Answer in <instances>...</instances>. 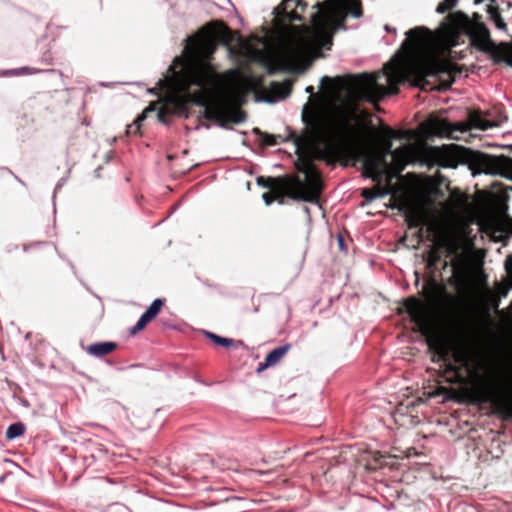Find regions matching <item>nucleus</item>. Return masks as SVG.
<instances>
[{"label": "nucleus", "instance_id": "2eb2a0df", "mask_svg": "<svg viewBox=\"0 0 512 512\" xmlns=\"http://www.w3.org/2000/svg\"><path fill=\"white\" fill-rule=\"evenodd\" d=\"M291 349V344H286L283 346L276 347L271 352L267 354L265 357L264 363H260L257 368L258 372L263 371L264 369L274 366L281 361V359L288 353Z\"/></svg>", "mask_w": 512, "mask_h": 512}, {"label": "nucleus", "instance_id": "6ab92c4d", "mask_svg": "<svg viewBox=\"0 0 512 512\" xmlns=\"http://www.w3.org/2000/svg\"><path fill=\"white\" fill-rule=\"evenodd\" d=\"M381 180L375 181L377 184L372 188H364L361 191V196L367 201L371 202L377 198H380L388 193L387 189L381 185Z\"/></svg>", "mask_w": 512, "mask_h": 512}, {"label": "nucleus", "instance_id": "c9c22d12", "mask_svg": "<svg viewBox=\"0 0 512 512\" xmlns=\"http://www.w3.org/2000/svg\"><path fill=\"white\" fill-rule=\"evenodd\" d=\"M276 471H277V469H252V470H249L248 472L252 473V474L259 475V476H262V475L271 474V473L276 472Z\"/></svg>", "mask_w": 512, "mask_h": 512}, {"label": "nucleus", "instance_id": "c85d7f7f", "mask_svg": "<svg viewBox=\"0 0 512 512\" xmlns=\"http://www.w3.org/2000/svg\"><path fill=\"white\" fill-rule=\"evenodd\" d=\"M458 0H443L437 5L436 11L440 14H444L453 9Z\"/></svg>", "mask_w": 512, "mask_h": 512}, {"label": "nucleus", "instance_id": "de8ad7c7", "mask_svg": "<svg viewBox=\"0 0 512 512\" xmlns=\"http://www.w3.org/2000/svg\"><path fill=\"white\" fill-rule=\"evenodd\" d=\"M228 2H229V4L232 6L233 11L235 12V14H237V11H236V9H235V6H234L233 2H231L230 0H228Z\"/></svg>", "mask_w": 512, "mask_h": 512}, {"label": "nucleus", "instance_id": "393cba45", "mask_svg": "<svg viewBox=\"0 0 512 512\" xmlns=\"http://www.w3.org/2000/svg\"><path fill=\"white\" fill-rule=\"evenodd\" d=\"M469 121H470L471 125L474 126L475 128H480V129L485 130L488 127H490L488 121L483 119L480 111H475V110L470 111L469 112Z\"/></svg>", "mask_w": 512, "mask_h": 512}, {"label": "nucleus", "instance_id": "ddd939ff", "mask_svg": "<svg viewBox=\"0 0 512 512\" xmlns=\"http://www.w3.org/2000/svg\"><path fill=\"white\" fill-rule=\"evenodd\" d=\"M391 156L393 159L394 170L396 172H401L413 157V147L411 145L400 146L393 151Z\"/></svg>", "mask_w": 512, "mask_h": 512}, {"label": "nucleus", "instance_id": "f257e3e1", "mask_svg": "<svg viewBox=\"0 0 512 512\" xmlns=\"http://www.w3.org/2000/svg\"><path fill=\"white\" fill-rule=\"evenodd\" d=\"M388 86L378 83L379 74L362 73L332 79L324 76L322 84L336 82L344 91L329 107L326 115L316 114L310 122L312 133L331 157H346L361 162L362 176L379 181L388 169L386 157L393 153V139L383 132L361 123L369 113L360 102L377 103L387 95L397 94L401 82L397 67L386 64Z\"/></svg>", "mask_w": 512, "mask_h": 512}, {"label": "nucleus", "instance_id": "58836bf2", "mask_svg": "<svg viewBox=\"0 0 512 512\" xmlns=\"http://www.w3.org/2000/svg\"><path fill=\"white\" fill-rule=\"evenodd\" d=\"M225 31H226V48H228L232 38H233V30L228 26V24L226 23V28H225Z\"/></svg>", "mask_w": 512, "mask_h": 512}, {"label": "nucleus", "instance_id": "dca6fc26", "mask_svg": "<svg viewBox=\"0 0 512 512\" xmlns=\"http://www.w3.org/2000/svg\"><path fill=\"white\" fill-rule=\"evenodd\" d=\"M118 347L116 342H97L88 345L85 350L86 352L94 357H104L106 355L112 354Z\"/></svg>", "mask_w": 512, "mask_h": 512}, {"label": "nucleus", "instance_id": "7c9ffc66", "mask_svg": "<svg viewBox=\"0 0 512 512\" xmlns=\"http://www.w3.org/2000/svg\"><path fill=\"white\" fill-rule=\"evenodd\" d=\"M263 65L265 66L266 72L269 75H273V74H275L277 71H279L281 69V66H280V64L278 62L272 61L270 59H267L263 63Z\"/></svg>", "mask_w": 512, "mask_h": 512}, {"label": "nucleus", "instance_id": "aec40b11", "mask_svg": "<svg viewBox=\"0 0 512 512\" xmlns=\"http://www.w3.org/2000/svg\"><path fill=\"white\" fill-rule=\"evenodd\" d=\"M425 261L426 267L428 269L435 270L438 263L441 261L440 247L437 245H432L426 253Z\"/></svg>", "mask_w": 512, "mask_h": 512}, {"label": "nucleus", "instance_id": "f8f14e48", "mask_svg": "<svg viewBox=\"0 0 512 512\" xmlns=\"http://www.w3.org/2000/svg\"><path fill=\"white\" fill-rule=\"evenodd\" d=\"M164 305L163 299H155L147 310L139 318L135 326L130 330L131 334H136L143 330L161 311Z\"/></svg>", "mask_w": 512, "mask_h": 512}, {"label": "nucleus", "instance_id": "3c124183", "mask_svg": "<svg viewBox=\"0 0 512 512\" xmlns=\"http://www.w3.org/2000/svg\"><path fill=\"white\" fill-rule=\"evenodd\" d=\"M491 4L496 5V0H490Z\"/></svg>", "mask_w": 512, "mask_h": 512}, {"label": "nucleus", "instance_id": "8fccbe9b", "mask_svg": "<svg viewBox=\"0 0 512 512\" xmlns=\"http://www.w3.org/2000/svg\"><path fill=\"white\" fill-rule=\"evenodd\" d=\"M474 17H475L476 19H478V18H480V15H479L478 13H475V14H474Z\"/></svg>", "mask_w": 512, "mask_h": 512}, {"label": "nucleus", "instance_id": "f704fd0d", "mask_svg": "<svg viewBox=\"0 0 512 512\" xmlns=\"http://www.w3.org/2000/svg\"><path fill=\"white\" fill-rule=\"evenodd\" d=\"M262 199L268 206L271 205L274 201H277L275 199V195L273 194V192H270V190L268 192L263 193Z\"/></svg>", "mask_w": 512, "mask_h": 512}, {"label": "nucleus", "instance_id": "9b49d317", "mask_svg": "<svg viewBox=\"0 0 512 512\" xmlns=\"http://www.w3.org/2000/svg\"><path fill=\"white\" fill-rule=\"evenodd\" d=\"M400 210L404 212L405 221L409 228H417L426 224L425 213L420 207L405 202L401 205Z\"/></svg>", "mask_w": 512, "mask_h": 512}, {"label": "nucleus", "instance_id": "e433bc0d", "mask_svg": "<svg viewBox=\"0 0 512 512\" xmlns=\"http://www.w3.org/2000/svg\"><path fill=\"white\" fill-rule=\"evenodd\" d=\"M415 236L417 238V242L418 243H422L425 240L426 237H425L423 226L417 227V230L415 232Z\"/></svg>", "mask_w": 512, "mask_h": 512}, {"label": "nucleus", "instance_id": "37998d69", "mask_svg": "<svg viewBox=\"0 0 512 512\" xmlns=\"http://www.w3.org/2000/svg\"><path fill=\"white\" fill-rule=\"evenodd\" d=\"M306 92H307V93H310V94H313V93H314V87H313V86H308V87L306 88Z\"/></svg>", "mask_w": 512, "mask_h": 512}, {"label": "nucleus", "instance_id": "72a5a7b5", "mask_svg": "<svg viewBox=\"0 0 512 512\" xmlns=\"http://www.w3.org/2000/svg\"><path fill=\"white\" fill-rule=\"evenodd\" d=\"M205 335L213 340L217 345L224 346V337L218 336L216 334H213L211 332L205 331Z\"/></svg>", "mask_w": 512, "mask_h": 512}, {"label": "nucleus", "instance_id": "b1692460", "mask_svg": "<svg viewBox=\"0 0 512 512\" xmlns=\"http://www.w3.org/2000/svg\"><path fill=\"white\" fill-rule=\"evenodd\" d=\"M383 132H386L392 139H400V140H411L413 134L409 130H394L389 126L382 127Z\"/></svg>", "mask_w": 512, "mask_h": 512}, {"label": "nucleus", "instance_id": "4468645a", "mask_svg": "<svg viewBox=\"0 0 512 512\" xmlns=\"http://www.w3.org/2000/svg\"><path fill=\"white\" fill-rule=\"evenodd\" d=\"M327 4L334 10L341 5L347 14L356 18L361 17L363 14L360 0H327Z\"/></svg>", "mask_w": 512, "mask_h": 512}, {"label": "nucleus", "instance_id": "c03bdc74", "mask_svg": "<svg viewBox=\"0 0 512 512\" xmlns=\"http://www.w3.org/2000/svg\"><path fill=\"white\" fill-rule=\"evenodd\" d=\"M225 344H226V348H227V347H229V346H231V345H232V340H231V339L226 338Z\"/></svg>", "mask_w": 512, "mask_h": 512}, {"label": "nucleus", "instance_id": "9d476101", "mask_svg": "<svg viewBox=\"0 0 512 512\" xmlns=\"http://www.w3.org/2000/svg\"><path fill=\"white\" fill-rule=\"evenodd\" d=\"M426 133L438 137L453 138L454 131H463L460 126L452 125L448 120L442 118H430L423 125Z\"/></svg>", "mask_w": 512, "mask_h": 512}, {"label": "nucleus", "instance_id": "c756f323", "mask_svg": "<svg viewBox=\"0 0 512 512\" xmlns=\"http://www.w3.org/2000/svg\"><path fill=\"white\" fill-rule=\"evenodd\" d=\"M451 266L453 270V275L448 279V283L451 285H456L460 282L461 279V275L458 273L459 266L455 260L451 262Z\"/></svg>", "mask_w": 512, "mask_h": 512}, {"label": "nucleus", "instance_id": "412c9836", "mask_svg": "<svg viewBox=\"0 0 512 512\" xmlns=\"http://www.w3.org/2000/svg\"><path fill=\"white\" fill-rule=\"evenodd\" d=\"M312 23L317 30H326L331 25V16L327 13L316 12L312 17Z\"/></svg>", "mask_w": 512, "mask_h": 512}, {"label": "nucleus", "instance_id": "5701e85b", "mask_svg": "<svg viewBox=\"0 0 512 512\" xmlns=\"http://www.w3.org/2000/svg\"><path fill=\"white\" fill-rule=\"evenodd\" d=\"M487 12L498 29L507 31V24L502 19L497 5L490 4L487 8Z\"/></svg>", "mask_w": 512, "mask_h": 512}, {"label": "nucleus", "instance_id": "2f4dec72", "mask_svg": "<svg viewBox=\"0 0 512 512\" xmlns=\"http://www.w3.org/2000/svg\"><path fill=\"white\" fill-rule=\"evenodd\" d=\"M43 69L40 68H32V67H23L19 70H15L10 72V75H20V74H37L43 72Z\"/></svg>", "mask_w": 512, "mask_h": 512}, {"label": "nucleus", "instance_id": "20e7f679", "mask_svg": "<svg viewBox=\"0 0 512 512\" xmlns=\"http://www.w3.org/2000/svg\"><path fill=\"white\" fill-rule=\"evenodd\" d=\"M403 45L408 46L405 70L422 89L446 90L461 72L457 64L442 57L438 39L428 28L410 29Z\"/></svg>", "mask_w": 512, "mask_h": 512}, {"label": "nucleus", "instance_id": "bb28decb", "mask_svg": "<svg viewBox=\"0 0 512 512\" xmlns=\"http://www.w3.org/2000/svg\"><path fill=\"white\" fill-rule=\"evenodd\" d=\"M25 432V425L21 422L11 424L6 430V438L9 440L20 437Z\"/></svg>", "mask_w": 512, "mask_h": 512}, {"label": "nucleus", "instance_id": "6e6552de", "mask_svg": "<svg viewBox=\"0 0 512 512\" xmlns=\"http://www.w3.org/2000/svg\"><path fill=\"white\" fill-rule=\"evenodd\" d=\"M295 169L304 174V179H301V188L305 191V194L295 193V196L302 198L304 202L318 203L324 186L321 174L313 161L303 153L298 154Z\"/></svg>", "mask_w": 512, "mask_h": 512}, {"label": "nucleus", "instance_id": "423d86ee", "mask_svg": "<svg viewBox=\"0 0 512 512\" xmlns=\"http://www.w3.org/2000/svg\"><path fill=\"white\" fill-rule=\"evenodd\" d=\"M263 76H246L241 72L226 69V128L230 123H239L245 119L241 110H232L231 103L242 104L247 96L263 86Z\"/></svg>", "mask_w": 512, "mask_h": 512}, {"label": "nucleus", "instance_id": "4be33fe9", "mask_svg": "<svg viewBox=\"0 0 512 512\" xmlns=\"http://www.w3.org/2000/svg\"><path fill=\"white\" fill-rule=\"evenodd\" d=\"M156 104H154L153 106H149L148 108H146L143 113L138 116L132 124L128 125L127 126V129H126V134L128 136L130 135H137L140 133V128H141V122L146 118V113L150 112V111H153L155 108Z\"/></svg>", "mask_w": 512, "mask_h": 512}, {"label": "nucleus", "instance_id": "4c0bfd02", "mask_svg": "<svg viewBox=\"0 0 512 512\" xmlns=\"http://www.w3.org/2000/svg\"><path fill=\"white\" fill-rule=\"evenodd\" d=\"M41 61H42V63H43V64H45V65H51V64H52V62H53V57H52L51 52H50V51H46V52L43 54V56H42V58H41Z\"/></svg>", "mask_w": 512, "mask_h": 512}, {"label": "nucleus", "instance_id": "7ed1b4c3", "mask_svg": "<svg viewBox=\"0 0 512 512\" xmlns=\"http://www.w3.org/2000/svg\"><path fill=\"white\" fill-rule=\"evenodd\" d=\"M422 292L425 300L416 296L404 298L397 313H407L410 320L415 323L417 331L426 338L428 349L433 353L432 361L443 362V376L447 381L453 384L464 383L466 374H476L477 370L471 367L463 351L452 353L451 340L435 328L431 317V311L439 310L444 299L454 301V297L433 276L426 281Z\"/></svg>", "mask_w": 512, "mask_h": 512}, {"label": "nucleus", "instance_id": "a878e982", "mask_svg": "<svg viewBox=\"0 0 512 512\" xmlns=\"http://www.w3.org/2000/svg\"><path fill=\"white\" fill-rule=\"evenodd\" d=\"M26 251H30L34 256L41 257L44 254H53V248L49 244H35L25 248Z\"/></svg>", "mask_w": 512, "mask_h": 512}, {"label": "nucleus", "instance_id": "1a4fd4ad", "mask_svg": "<svg viewBox=\"0 0 512 512\" xmlns=\"http://www.w3.org/2000/svg\"><path fill=\"white\" fill-rule=\"evenodd\" d=\"M259 186L267 188L273 192L275 199L279 204L285 203V197L296 201H302V198L296 197L295 193L305 194L301 188V178L297 174H288L279 177L259 176L256 179Z\"/></svg>", "mask_w": 512, "mask_h": 512}, {"label": "nucleus", "instance_id": "a19ab883", "mask_svg": "<svg viewBox=\"0 0 512 512\" xmlns=\"http://www.w3.org/2000/svg\"><path fill=\"white\" fill-rule=\"evenodd\" d=\"M226 470L233 471V472H238L239 471V465L236 462L232 463V464L226 466Z\"/></svg>", "mask_w": 512, "mask_h": 512}, {"label": "nucleus", "instance_id": "f3484780", "mask_svg": "<svg viewBox=\"0 0 512 512\" xmlns=\"http://www.w3.org/2000/svg\"><path fill=\"white\" fill-rule=\"evenodd\" d=\"M292 90V85L289 81L284 82H271L269 86V94H270V100H276V99H283L286 98Z\"/></svg>", "mask_w": 512, "mask_h": 512}, {"label": "nucleus", "instance_id": "ea45409f", "mask_svg": "<svg viewBox=\"0 0 512 512\" xmlns=\"http://www.w3.org/2000/svg\"><path fill=\"white\" fill-rule=\"evenodd\" d=\"M506 271L512 275V256L508 257L505 263Z\"/></svg>", "mask_w": 512, "mask_h": 512}, {"label": "nucleus", "instance_id": "a211bd4d", "mask_svg": "<svg viewBox=\"0 0 512 512\" xmlns=\"http://www.w3.org/2000/svg\"><path fill=\"white\" fill-rule=\"evenodd\" d=\"M302 0H283L278 7V13L290 20H301L294 8L301 5Z\"/></svg>", "mask_w": 512, "mask_h": 512}, {"label": "nucleus", "instance_id": "79ce46f5", "mask_svg": "<svg viewBox=\"0 0 512 512\" xmlns=\"http://www.w3.org/2000/svg\"><path fill=\"white\" fill-rule=\"evenodd\" d=\"M385 458H386L385 456L380 455V456H379V458H375V461H376L377 463H379V466L381 467V466H383V465L385 464V462H384V459H385Z\"/></svg>", "mask_w": 512, "mask_h": 512}, {"label": "nucleus", "instance_id": "cd10ccee", "mask_svg": "<svg viewBox=\"0 0 512 512\" xmlns=\"http://www.w3.org/2000/svg\"><path fill=\"white\" fill-rule=\"evenodd\" d=\"M248 56L251 61L263 64L268 58L262 49L249 47Z\"/></svg>", "mask_w": 512, "mask_h": 512}, {"label": "nucleus", "instance_id": "39448f33", "mask_svg": "<svg viewBox=\"0 0 512 512\" xmlns=\"http://www.w3.org/2000/svg\"><path fill=\"white\" fill-rule=\"evenodd\" d=\"M430 157L440 167L456 168L460 163L470 162L480 173L512 179V158L505 155H489L451 144L441 148L432 147Z\"/></svg>", "mask_w": 512, "mask_h": 512}, {"label": "nucleus", "instance_id": "0eeeda50", "mask_svg": "<svg viewBox=\"0 0 512 512\" xmlns=\"http://www.w3.org/2000/svg\"><path fill=\"white\" fill-rule=\"evenodd\" d=\"M478 403H491L495 409L508 418H512V386L485 381L473 391Z\"/></svg>", "mask_w": 512, "mask_h": 512}, {"label": "nucleus", "instance_id": "473e14b6", "mask_svg": "<svg viewBox=\"0 0 512 512\" xmlns=\"http://www.w3.org/2000/svg\"><path fill=\"white\" fill-rule=\"evenodd\" d=\"M262 143L265 146H274L277 144L276 137L274 135L264 133L262 136Z\"/></svg>", "mask_w": 512, "mask_h": 512}, {"label": "nucleus", "instance_id": "f03ea898", "mask_svg": "<svg viewBox=\"0 0 512 512\" xmlns=\"http://www.w3.org/2000/svg\"><path fill=\"white\" fill-rule=\"evenodd\" d=\"M224 43V22H210L187 37L180 56L169 66L170 76L158 85L168 94L160 104L157 117L169 124L174 115L188 116V105L203 108L199 124L224 128V69L215 59L218 45Z\"/></svg>", "mask_w": 512, "mask_h": 512}, {"label": "nucleus", "instance_id": "09e8293b", "mask_svg": "<svg viewBox=\"0 0 512 512\" xmlns=\"http://www.w3.org/2000/svg\"><path fill=\"white\" fill-rule=\"evenodd\" d=\"M482 2H484V0H474V3H475V4H480V3H482Z\"/></svg>", "mask_w": 512, "mask_h": 512}, {"label": "nucleus", "instance_id": "a18cd8bd", "mask_svg": "<svg viewBox=\"0 0 512 512\" xmlns=\"http://www.w3.org/2000/svg\"><path fill=\"white\" fill-rule=\"evenodd\" d=\"M448 265H449V263L446 260H444L442 262V269H446L448 267Z\"/></svg>", "mask_w": 512, "mask_h": 512}, {"label": "nucleus", "instance_id": "49530a36", "mask_svg": "<svg viewBox=\"0 0 512 512\" xmlns=\"http://www.w3.org/2000/svg\"><path fill=\"white\" fill-rule=\"evenodd\" d=\"M344 23V18H340L338 21H337V25L338 26H342Z\"/></svg>", "mask_w": 512, "mask_h": 512}]
</instances>
